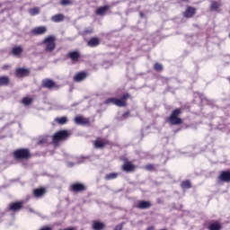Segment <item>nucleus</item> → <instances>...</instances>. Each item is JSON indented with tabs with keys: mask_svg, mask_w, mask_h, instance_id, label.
Returning <instances> with one entry per match:
<instances>
[{
	"mask_svg": "<svg viewBox=\"0 0 230 230\" xmlns=\"http://www.w3.org/2000/svg\"><path fill=\"white\" fill-rule=\"evenodd\" d=\"M140 17H144V14H143V13H140Z\"/></svg>",
	"mask_w": 230,
	"mask_h": 230,
	"instance_id": "40",
	"label": "nucleus"
},
{
	"mask_svg": "<svg viewBox=\"0 0 230 230\" xmlns=\"http://www.w3.org/2000/svg\"><path fill=\"white\" fill-rule=\"evenodd\" d=\"M22 51H24L22 47L17 46L13 48L12 54L13 55V57H21V55L22 54Z\"/></svg>",
	"mask_w": 230,
	"mask_h": 230,
	"instance_id": "15",
	"label": "nucleus"
},
{
	"mask_svg": "<svg viewBox=\"0 0 230 230\" xmlns=\"http://www.w3.org/2000/svg\"><path fill=\"white\" fill-rule=\"evenodd\" d=\"M55 121L58 123V125H66V123H67V117L56 118Z\"/></svg>",
	"mask_w": 230,
	"mask_h": 230,
	"instance_id": "26",
	"label": "nucleus"
},
{
	"mask_svg": "<svg viewBox=\"0 0 230 230\" xmlns=\"http://www.w3.org/2000/svg\"><path fill=\"white\" fill-rule=\"evenodd\" d=\"M67 137H69V132L67 130L58 131L52 137V143L57 146L58 141H64L65 139H67Z\"/></svg>",
	"mask_w": 230,
	"mask_h": 230,
	"instance_id": "3",
	"label": "nucleus"
},
{
	"mask_svg": "<svg viewBox=\"0 0 230 230\" xmlns=\"http://www.w3.org/2000/svg\"><path fill=\"white\" fill-rule=\"evenodd\" d=\"M220 229H222V225H220V223L218 222L211 223L208 226V230H220Z\"/></svg>",
	"mask_w": 230,
	"mask_h": 230,
	"instance_id": "24",
	"label": "nucleus"
},
{
	"mask_svg": "<svg viewBox=\"0 0 230 230\" xmlns=\"http://www.w3.org/2000/svg\"><path fill=\"white\" fill-rule=\"evenodd\" d=\"M146 169H147V170H154V165H152V164H147L146 166Z\"/></svg>",
	"mask_w": 230,
	"mask_h": 230,
	"instance_id": "37",
	"label": "nucleus"
},
{
	"mask_svg": "<svg viewBox=\"0 0 230 230\" xmlns=\"http://www.w3.org/2000/svg\"><path fill=\"white\" fill-rule=\"evenodd\" d=\"M210 8H211V10H218V8H220V3L212 2Z\"/></svg>",
	"mask_w": 230,
	"mask_h": 230,
	"instance_id": "33",
	"label": "nucleus"
},
{
	"mask_svg": "<svg viewBox=\"0 0 230 230\" xmlns=\"http://www.w3.org/2000/svg\"><path fill=\"white\" fill-rule=\"evenodd\" d=\"M43 87H46L47 89H53V87H57V84L54 83L53 80L50 79H45L42 82Z\"/></svg>",
	"mask_w": 230,
	"mask_h": 230,
	"instance_id": "9",
	"label": "nucleus"
},
{
	"mask_svg": "<svg viewBox=\"0 0 230 230\" xmlns=\"http://www.w3.org/2000/svg\"><path fill=\"white\" fill-rule=\"evenodd\" d=\"M68 58L72 60V62H78V58H80V52L71 51L68 53Z\"/></svg>",
	"mask_w": 230,
	"mask_h": 230,
	"instance_id": "12",
	"label": "nucleus"
},
{
	"mask_svg": "<svg viewBox=\"0 0 230 230\" xmlns=\"http://www.w3.org/2000/svg\"><path fill=\"white\" fill-rule=\"evenodd\" d=\"M33 102V100L30 97H25L22 99V103H23V105H30L31 104V102Z\"/></svg>",
	"mask_w": 230,
	"mask_h": 230,
	"instance_id": "31",
	"label": "nucleus"
},
{
	"mask_svg": "<svg viewBox=\"0 0 230 230\" xmlns=\"http://www.w3.org/2000/svg\"><path fill=\"white\" fill-rule=\"evenodd\" d=\"M28 73H29L28 69H25V68H18L16 70L17 76H26Z\"/></svg>",
	"mask_w": 230,
	"mask_h": 230,
	"instance_id": "25",
	"label": "nucleus"
},
{
	"mask_svg": "<svg viewBox=\"0 0 230 230\" xmlns=\"http://www.w3.org/2000/svg\"><path fill=\"white\" fill-rule=\"evenodd\" d=\"M40 230H51V227H49V226H44V227H42V228L40 229Z\"/></svg>",
	"mask_w": 230,
	"mask_h": 230,
	"instance_id": "39",
	"label": "nucleus"
},
{
	"mask_svg": "<svg viewBox=\"0 0 230 230\" xmlns=\"http://www.w3.org/2000/svg\"><path fill=\"white\" fill-rule=\"evenodd\" d=\"M105 227V225L100 221H93L92 229L93 230H102Z\"/></svg>",
	"mask_w": 230,
	"mask_h": 230,
	"instance_id": "17",
	"label": "nucleus"
},
{
	"mask_svg": "<svg viewBox=\"0 0 230 230\" xmlns=\"http://www.w3.org/2000/svg\"><path fill=\"white\" fill-rule=\"evenodd\" d=\"M107 145V140L104 139H97L94 141L95 148H103Z\"/></svg>",
	"mask_w": 230,
	"mask_h": 230,
	"instance_id": "21",
	"label": "nucleus"
},
{
	"mask_svg": "<svg viewBox=\"0 0 230 230\" xmlns=\"http://www.w3.org/2000/svg\"><path fill=\"white\" fill-rule=\"evenodd\" d=\"M152 207L150 201H139L137 205V209H148Z\"/></svg>",
	"mask_w": 230,
	"mask_h": 230,
	"instance_id": "10",
	"label": "nucleus"
},
{
	"mask_svg": "<svg viewBox=\"0 0 230 230\" xmlns=\"http://www.w3.org/2000/svg\"><path fill=\"white\" fill-rule=\"evenodd\" d=\"M84 78H87V73L85 72H79L74 76L75 82H83Z\"/></svg>",
	"mask_w": 230,
	"mask_h": 230,
	"instance_id": "16",
	"label": "nucleus"
},
{
	"mask_svg": "<svg viewBox=\"0 0 230 230\" xmlns=\"http://www.w3.org/2000/svg\"><path fill=\"white\" fill-rule=\"evenodd\" d=\"M45 193H46V190L44 189H35L33 190V195L36 199H40V197H44Z\"/></svg>",
	"mask_w": 230,
	"mask_h": 230,
	"instance_id": "19",
	"label": "nucleus"
},
{
	"mask_svg": "<svg viewBox=\"0 0 230 230\" xmlns=\"http://www.w3.org/2000/svg\"><path fill=\"white\" fill-rule=\"evenodd\" d=\"M195 12H196V9L194 7L190 6V7H187L183 15L187 19H190V17H193V15H195Z\"/></svg>",
	"mask_w": 230,
	"mask_h": 230,
	"instance_id": "11",
	"label": "nucleus"
},
{
	"mask_svg": "<svg viewBox=\"0 0 230 230\" xmlns=\"http://www.w3.org/2000/svg\"><path fill=\"white\" fill-rule=\"evenodd\" d=\"M180 114H181V110L179 109L172 111V113L169 118V122L171 123V125H181V123H182V120L179 119Z\"/></svg>",
	"mask_w": 230,
	"mask_h": 230,
	"instance_id": "4",
	"label": "nucleus"
},
{
	"mask_svg": "<svg viewBox=\"0 0 230 230\" xmlns=\"http://www.w3.org/2000/svg\"><path fill=\"white\" fill-rule=\"evenodd\" d=\"M15 159H28L30 157V150L28 149H17L13 152Z\"/></svg>",
	"mask_w": 230,
	"mask_h": 230,
	"instance_id": "5",
	"label": "nucleus"
},
{
	"mask_svg": "<svg viewBox=\"0 0 230 230\" xmlns=\"http://www.w3.org/2000/svg\"><path fill=\"white\" fill-rule=\"evenodd\" d=\"M30 15H39L40 13V9L34 7L29 10Z\"/></svg>",
	"mask_w": 230,
	"mask_h": 230,
	"instance_id": "28",
	"label": "nucleus"
},
{
	"mask_svg": "<svg viewBox=\"0 0 230 230\" xmlns=\"http://www.w3.org/2000/svg\"><path fill=\"white\" fill-rule=\"evenodd\" d=\"M129 115H130V113L128 111L125 112L122 115L121 119H127V118H128Z\"/></svg>",
	"mask_w": 230,
	"mask_h": 230,
	"instance_id": "35",
	"label": "nucleus"
},
{
	"mask_svg": "<svg viewBox=\"0 0 230 230\" xmlns=\"http://www.w3.org/2000/svg\"><path fill=\"white\" fill-rule=\"evenodd\" d=\"M55 40L57 39L54 36H49L44 39L43 44L45 46L44 49L47 53H51V51L55 50V48H57V44L55 43Z\"/></svg>",
	"mask_w": 230,
	"mask_h": 230,
	"instance_id": "2",
	"label": "nucleus"
},
{
	"mask_svg": "<svg viewBox=\"0 0 230 230\" xmlns=\"http://www.w3.org/2000/svg\"><path fill=\"white\" fill-rule=\"evenodd\" d=\"M181 188H182V190H188V189L191 188V183L190 182V181H182Z\"/></svg>",
	"mask_w": 230,
	"mask_h": 230,
	"instance_id": "30",
	"label": "nucleus"
},
{
	"mask_svg": "<svg viewBox=\"0 0 230 230\" xmlns=\"http://www.w3.org/2000/svg\"><path fill=\"white\" fill-rule=\"evenodd\" d=\"M60 4H62V6H69V5L73 4V1H71V0H61Z\"/></svg>",
	"mask_w": 230,
	"mask_h": 230,
	"instance_id": "32",
	"label": "nucleus"
},
{
	"mask_svg": "<svg viewBox=\"0 0 230 230\" xmlns=\"http://www.w3.org/2000/svg\"><path fill=\"white\" fill-rule=\"evenodd\" d=\"M154 68H155L156 71H163V65H161V64H159V63H156V64H155Z\"/></svg>",
	"mask_w": 230,
	"mask_h": 230,
	"instance_id": "34",
	"label": "nucleus"
},
{
	"mask_svg": "<svg viewBox=\"0 0 230 230\" xmlns=\"http://www.w3.org/2000/svg\"><path fill=\"white\" fill-rule=\"evenodd\" d=\"M22 208V202H13L9 205L10 211H19Z\"/></svg>",
	"mask_w": 230,
	"mask_h": 230,
	"instance_id": "8",
	"label": "nucleus"
},
{
	"mask_svg": "<svg viewBox=\"0 0 230 230\" xmlns=\"http://www.w3.org/2000/svg\"><path fill=\"white\" fill-rule=\"evenodd\" d=\"M72 190L73 191H84V190H85V186L81 183H75L72 185Z\"/></svg>",
	"mask_w": 230,
	"mask_h": 230,
	"instance_id": "22",
	"label": "nucleus"
},
{
	"mask_svg": "<svg viewBox=\"0 0 230 230\" xmlns=\"http://www.w3.org/2000/svg\"><path fill=\"white\" fill-rule=\"evenodd\" d=\"M117 178H118V172H111V173L106 174L105 176L106 181H112L113 179H117Z\"/></svg>",
	"mask_w": 230,
	"mask_h": 230,
	"instance_id": "27",
	"label": "nucleus"
},
{
	"mask_svg": "<svg viewBox=\"0 0 230 230\" xmlns=\"http://www.w3.org/2000/svg\"><path fill=\"white\" fill-rule=\"evenodd\" d=\"M75 123L76 125H89V119L82 116L75 118Z\"/></svg>",
	"mask_w": 230,
	"mask_h": 230,
	"instance_id": "7",
	"label": "nucleus"
},
{
	"mask_svg": "<svg viewBox=\"0 0 230 230\" xmlns=\"http://www.w3.org/2000/svg\"><path fill=\"white\" fill-rule=\"evenodd\" d=\"M108 10H109V5L101 6L97 8L96 15H105Z\"/></svg>",
	"mask_w": 230,
	"mask_h": 230,
	"instance_id": "20",
	"label": "nucleus"
},
{
	"mask_svg": "<svg viewBox=\"0 0 230 230\" xmlns=\"http://www.w3.org/2000/svg\"><path fill=\"white\" fill-rule=\"evenodd\" d=\"M48 140L46 138H43L38 142L39 145H44V143H47Z\"/></svg>",
	"mask_w": 230,
	"mask_h": 230,
	"instance_id": "36",
	"label": "nucleus"
},
{
	"mask_svg": "<svg viewBox=\"0 0 230 230\" xmlns=\"http://www.w3.org/2000/svg\"><path fill=\"white\" fill-rule=\"evenodd\" d=\"M128 98H130V95L128 93H125L120 99L110 98L105 101V103H112L113 105H117V107H125L127 105V102H125L128 100Z\"/></svg>",
	"mask_w": 230,
	"mask_h": 230,
	"instance_id": "1",
	"label": "nucleus"
},
{
	"mask_svg": "<svg viewBox=\"0 0 230 230\" xmlns=\"http://www.w3.org/2000/svg\"><path fill=\"white\" fill-rule=\"evenodd\" d=\"M10 82V79L6 76L0 77V85H8V83Z\"/></svg>",
	"mask_w": 230,
	"mask_h": 230,
	"instance_id": "29",
	"label": "nucleus"
},
{
	"mask_svg": "<svg viewBox=\"0 0 230 230\" xmlns=\"http://www.w3.org/2000/svg\"><path fill=\"white\" fill-rule=\"evenodd\" d=\"M48 31V29L45 26H40L32 29L31 33L33 35H44Z\"/></svg>",
	"mask_w": 230,
	"mask_h": 230,
	"instance_id": "6",
	"label": "nucleus"
},
{
	"mask_svg": "<svg viewBox=\"0 0 230 230\" xmlns=\"http://www.w3.org/2000/svg\"><path fill=\"white\" fill-rule=\"evenodd\" d=\"M84 33H93V30L91 28L90 29H85Z\"/></svg>",
	"mask_w": 230,
	"mask_h": 230,
	"instance_id": "38",
	"label": "nucleus"
},
{
	"mask_svg": "<svg viewBox=\"0 0 230 230\" xmlns=\"http://www.w3.org/2000/svg\"><path fill=\"white\" fill-rule=\"evenodd\" d=\"M51 21H53V22H62V21H64V14L62 13L56 14L51 17Z\"/></svg>",
	"mask_w": 230,
	"mask_h": 230,
	"instance_id": "23",
	"label": "nucleus"
},
{
	"mask_svg": "<svg viewBox=\"0 0 230 230\" xmlns=\"http://www.w3.org/2000/svg\"><path fill=\"white\" fill-rule=\"evenodd\" d=\"M219 179L220 181H223V182H230V172H222L219 176Z\"/></svg>",
	"mask_w": 230,
	"mask_h": 230,
	"instance_id": "13",
	"label": "nucleus"
},
{
	"mask_svg": "<svg viewBox=\"0 0 230 230\" xmlns=\"http://www.w3.org/2000/svg\"><path fill=\"white\" fill-rule=\"evenodd\" d=\"M135 168H136V166H134V164H132V163H130V162L124 164L122 166V170L124 172H134Z\"/></svg>",
	"mask_w": 230,
	"mask_h": 230,
	"instance_id": "18",
	"label": "nucleus"
},
{
	"mask_svg": "<svg viewBox=\"0 0 230 230\" xmlns=\"http://www.w3.org/2000/svg\"><path fill=\"white\" fill-rule=\"evenodd\" d=\"M87 46L90 48H96V46H100V39L98 38H92L88 40Z\"/></svg>",
	"mask_w": 230,
	"mask_h": 230,
	"instance_id": "14",
	"label": "nucleus"
}]
</instances>
